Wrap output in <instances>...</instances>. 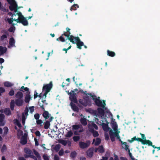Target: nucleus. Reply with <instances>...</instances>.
Listing matches in <instances>:
<instances>
[{"instance_id": "nucleus-1", "label": "nucleus", "mask_w": 160, "mask_h": 160, "mask_svg": "<svg viewBox=\"0 0 160 160\" xmlns=\"http://www.w3.org/2000/svg\"><path fill=\"white\" fill-rule=\"evenodd\" d=\"M74 36L72 35H70L68 34L67 32H65L59 38H57V41L59 40L61 42H64L68 39L73 44H75V42L73 40V38Z\"/></svg>"}, {"instance_id": "nucleus-2", "label": "nucleus", "mask_w": 160, "mask_h": 160, "mask_svg": "<svg viewBox=\"0 0 160 160\" xmlns=\"http://www.w3.org/2000/svg\"><path fill=\"white\" fill-rule=\"evenodd\" d=\"M18 16V19L19 20V22L21 23L24 26H27L28 24V21L26 19V18L24 17L22 15L21 12H19L16 13Z\"/></svg>"}, {"instance_id": "nucleus-3", "label": "nucleus", "mask_w": 160, "mask_h": 160, "mask_svg": "<svg viewBox=\"0 0 160 160\" xmlns=\"http://www.w3.org/2000/svg\"><path fill=\"white\" fill-rule=\"evenodd\" d=\"M73 40L75 39L76 41V44L77 46V48L79 49H82L81 47L84 46V43L81 41L79 37H74V38H73Z\"/></svg>"}, {"instance_id": "nucleus-4", "label": "nucleus", "mask_w": 160, "mask_h": 160, "mask_svg": "<svg viewBox=\"0 0 160 160\" xmlns=\"http://www.w3.org/2000/svg\"><path fill=\"white\" fill-rule=\"evenodd\" d=\"M96 106L98 107H100L102 108H104L106 106L105 100H103V102L98 99H95L94 102Z\"/></svg>"}, {"instance_id": "nucleus-5", "label": "nucleus", "mask_w": 160, "mask_h": 160, "mask_svg": "<svg viewBox=\"0 0 160 160\" xmlns=\"http://www.w3.org/2000/svg\"><path fill=\"white\" fill-rule=\"evenodd\" d=\"M90 143L91 142L89 140L87 141L86 142L81 141L79 142V146L81 148L84 149L89 147Z\"/></svg>"}, {"instance_id": "nucleus-6", "label": "nucleus", "mask_w": 160, "mask_h": 160, "mask_svg": "<svg viewBox=\"0 0 160 160\" xmlns=\"http://www.w3.org/2000/svg\"><path fill=\"white\" fill-rule=\"evenodd\" d=\"M52 87V82H50L49 83L44 85L42 88V90L49 92Z\"/></svg>"}, {"instance_id": "nucleus-7", "label": "nucleus", "mask_w": 160, "mask_h": 160, "mask_svg": "<svg viewBox=\"0 0 160 160\" xmlns=\"http://www.w3.org/2000/svg\"><path fill=\"white\" fill-rule=\"evenodd\" d=\"M70 94L69 99L71 101V102L77 103L78 101L76 97V94L70 93Z\"/></svg>"}, {"instance_id": "nucleus-8", "label": "nucleus", "mask_w": 160, "mask_h": 160, "mask_svg": "<svg viewBox=\"0 0 160 160\" xmlns=\"http://www.w3.org/2000/svg\"><path fill=\"white\" fill-rule=\"evenodd\" d=\"M116 137H117V138L119 139V141L123 145H124V147L123 146H122V148H124L125 150H127L128 149V146L127 145V143L126 142H123L120 139V137L118 134V133L117 132L116 134Z\"/></svg>"}, {"instance_id": "nucleus-9", "label": "nucleus", "mask_w": 160, "mask_h": 160, "mask_svg": "<svg viewBox=\"0 0 160 160\" xmlns=\"http://www.w3.org/2000/svg\"><path fill=\"white\" fill-rule=\"evenodd\" d=\"M10 4V6L9 7V9L12 11H14V12H17V4L16 3H13L11 2V3Z\"/></svg>"}, {"instance_id": "nucleus-10", "label": "nucleus", "mask_w": 160, "mask_h": 160, "mask_svg": "<svg viewBox=\"0 0 160 160\" xmlns=\"http://www.w3.org/2000/svg\"><path fill=\"white\" fill-rule=\"evenodd\" d=\"M116 132H114L111 129L109 132L110 138L112 142H114L115 141V137H116Z\"/></svg>"}, {"instance_id": "nucleus-11", "label": "nucleus", "mask_w": 160, "mask_h": 160, "mask_svg": "<svg viewBox=\"0 0 160 160\" xmlns=\"http://www.w3.org/2000/svg\"><path fill=\"white\" fill-rule=\"evenodd\" d=\"M86 154L88 157L92 158L93 154V149L92 148H89L86 152Z\"/></svg>"}, {"instance_id": "nucleus-12", "label": "nucleus", "mask_w": 160, "mask_h": 160, "mask_svg": "<svg viewBox=\"0 0 160 160\" xmlns=\"http://www.w3.org/2000/svg\"><path fill=\"white\" fill-rule=\"evenodd\" d=\"M71 108L74 112H79V109L76 105L72 102H71L70 103Z\"/></svg>"}, {"instance_id": "nucleus-13", "label": "nucleus", "mask_w": 160, "mask_h": 160, "mask_svg": "<svg viewBox=\"0 0 160 160\" xmlns=\"http://www.w3.org/2000/svg\"><path fill=\"white\" fill-rule=\"evenodd\" d=\"M5 117L4 114H0V126H3L5 125V122L4 121Z\"/></svg>"}, {"instance_id": "nucleus-14", "label": "nucleus", "mask_w": 160, "mask_h": 160, "mask_svg": "<svg viewBox=\"0 0 160 160\" xmlns=\"http://www.w3.org/2000/svg\"><path fill=\"white\" fill-rule=\"evenodd\" d=\"M89 99H84L83 100L82 99H80L79 100V102L82 105H83L84 106H87L88 105V101Z\"/></svg>"}, {"instance_id": "nucleus-15", "label": "nucleus", "mask_w": 160, "mask_h": 160, "mask_svg": "<svg viewBox=\"0 0 160 160\" xmlns=\"http://www.w3.org/2000/svg\"><path fill=\"white\" fill-rule=\"evenodd\" d=\"M16 105L18 106H22L23 103V101L22 99H17L15 100Z\"/></svg>"}, {"instance_id": "nucleus-16", "label": "nucleus", "mask_w": 160, "mask_h": 160, "mask_svg": "<svg viewBox=\"0 0 160 160\" xmlns=\"http://www.w3.org/2000/svg\"><path fill=\"white\" fill-rule=\"evenodd\" d=\"M13 21H16L17 23L19 22V20L18 19H16L15 18L13 19L12 18H8L7 19V21L8 23L10 24H12V26H14L15 24L13 23Z\"/></svg>"}, {"instance_id": "nucleus-17", "label": "nucleus", "mask_w": 160, "mask_h": 160, "mask_svg": "<svg viewBox=\"0 0 160 160\" xmlns=\"http://www.w3.org/2000/svg\"><path fill=\"white\" fill-rule=\"evenodd\" d=\"M89 131L93 134V136L94 137H96L99 136V134L98 131L95 130L93 128H89Z\"/></svg>"}, {"instance_id": "nucleus-18", "label": "nucleus", "mask_w": 160, "mask_h": 160, "mask_svg": "<svg viewBox=\"0 0 160 160\" xmlns=\"http://www.w3.org/2000/svg\"><path fill=\"white\" fill-rule=\"evenodd\" d=\"M30 92H28V93L26 94L24 99V101L26 103H28L31 99L32 97H30Z\"/></svg>"}, {"instance_id": "nucleus-19", "label": "nucleus", "mask_w": 160, "mask_h": 160, "mask_svg": "<svg viewBox=\"0 0 160 160\" xmlns=\"http://www.w3.org/2000/svg\"><path fill=\"white\" fill-rule=\"evenodd\" d=\"M42 116L45 119H47L50 117L51 114L48 111H44L42 114Z\"/></svg>"}, {"instance_id": "nucleus-20", "label": "nucleus", "mask_w": 160, "mask_h": 160, "mask_svg": "<svg viewBox=\"0 0 160 160\" xmlns=\"http://www.w3.org/2000/svg\"><path fill=\"white\" fill-rule=\"evenodd\" d=\"M113 120V121H111V126L112 128L114 130L116 131L117 129L118 125L116 123V122L114 121L115 120L114 119Z\"/></svg>"}, {"instance_id": "nucleus-21", "label": "nucleus", "mask_w": 160, "mask_h": 160, "mask_svg": "<svg viewBox=\"0 0 160 160\" xmlns=\"http://www.w3.org/2000/svg\"><path fill=\"white\" fill-rule=\"evenodd\" d=\"M7 50L6 48L0 46V56L3 55L6 52Z\"/></svg>"}, {"instance_id": "nucleus-22", "label": "nucleus", "mask_w": 160, "mask_h": 160, "mask_svg": "<svg viewBox=\"0 0 160 160\" xmlns=\"http://www.w3.org/2000/svg\"><path fill=\"white\" fill-rule=\"evenodd\" d=\"M4 112L7 116H9L12 114L11 110L9 108H5L4 110Z\"/></svg>"}, {"instance_id": "nucleus-23", "label": "nucleus", "mask_w": 160, "mask_h": 160, "mask_svg": "<svg viewBox=\"0 0 160 160\" xmlns=\"http://www.w3.org/2000/svg\"><path fill=\"white\" fill-rule=\"evenodd\" d=\"M15 96L17 99H22L23 93L21 92H18L15 94Z\"/></svg>"}, {"instance_id": "nucleus-24", "label": "nucleus", "mask_w": 160, "mask_h": 160, "mask_svg": "<svg viewBox=\"0 0 160 160\" xmlns=\"http://www.w3.org/2000/svg\"><path fill=\"white\" fill-rule=\"evenodd\" d=\"M107 54L108 56L111 57H114L116 55L114 52L110 51L109 50H107Z\"/></svg>"}, {"instance_id": "nucleus-25", "label": "nucleus", "mask_w": 160, "mask_h": 160, "mask_svg": "<svg viewBox=\"0 0 160 160\" xmlns=\"http://www.w3.org/2000/svg\"><path fill=\"white\" fill-rule=\"evenodd\" d=\"M152 142L149 140H143V142L142 144H148V146H152Z\"/></svg>"}, {"instance_id": "nucleus-26", "label": "nucleus", "mask_w": 160, "mask_h": 160, "mask_svg": "<svg viewBox=\"0 0 160 160\" xmlns=\"http://www.w3.org/2000/svg\"><path fill=\"white\" fill-rule=\"evenodd\" d=\"M98 113L101 115H104V110L101 108H97Z\"/></svg>"}, {"instance_id": "nucleus-27", "label": "nucleus", "mask_w": 160, "mask_h": 160, "mask_svg": "<svg viewBox=\"0 0 160 160\" xmlns=\"http://www.w3.org/2000/svg\"><path fill=\"white\" fill-rule=\"evenodd\" d=\"M9 43L11 46H14L15 40L12 37L10 38Z\"/></svg>"}, {"instance_id": "nucleus-28", "label": "nucleus", "mask_w": 160, "mask_h": 160, "mask_svg": "<svg viewBox=\"0 0 160 160\" xmlns=\"http://www.w3.org/2000/svg\"><path fill=\"white\" fill-rule=\"evenodd\" d=\"M44 128L45 129H48L50 126V121L48 120H47L44 123Z\"/></svg>"}, {"instance_id": "nucleus-29", "label": "nucleus", "mask_w": 160, "mask_h": 160, "mask_svg": "<svg viewBox=\"0 0 160 160\" xmlns=\"http://www.w3.org/2000/svg\"><path fill=\"white\" fill-rule=\"evenodd\" d=\"M80 121L81 124L83 126H86L87 124V122L86 121V119L85 118H81L80 120Z\"/></svg>"}, {"instance_id": "nucleus-30", "label": "nucleus", "mask_w": 160, "mask_h": 160, "mask_svg": "<svg viewBox=\"0 0 160 160\" xmlns=\"http://www.w3.org/2000/svg\"><path fill=\"white\" fill-rule=\"evenodd\" d=\"M67 44H68V45H70V46L67 48H64L62 49V51H65V53H67V51L68 50L70 49L72 47L71 45H70V42H66V43L65 44V45H66Z\"/></svg>"}, {"instance_id": "nucleus-31", "label": "nucleus", "mask_w": 160, "mask_h": 160, "mask_svg": "<svg viewBox=\"0 0 160 160\" xmlns=\"http://www.w3.org/2000/svg\"><path fill=\"white\" fill-rule=\"evenodd\" d=\"M15 103V102L14 100H12L11 101L10 104V107L11 110L12 111L14 109Z\"/></svg>"}, {"instance_id": "nucleus-32", "label": "nucleus", "mask_w": 160, "mask_h": 160, "mask_svg": "<svg viewBox=\"0 0 160 160\" xmlns=\"http://www.w3.org/2000/svg\"><path fill=\"white\" fill-rule=\"evenodd\" d=\"M22 89L24 90L25 91L27 92L26 93V94L28 93V92H30L29 91V88L27 87H24L23 86H22L19 90L20 91L24 92Z\"/></svg>"}, {"instance_id": "nucleus-33", "label": "nucleus", "mask_w": 160, "mask_h": 160, "mask_svg": "<svg viewBox=\"0 0 160 160\" xmlns=\"http://www.w3.org/2000/svg\"><path fill=\"white\" fill-rule=\"evenodd\" d=\"M27 142V139L25 138H22L20 141V143L23 145L26 144Z\"/></svg>"}, {"instance_id": "nucleus-34", "label": "nucleus", "mask_w": 160, "mask_h": 160, "mask_svg": "<svg viewBox=\"0 0 160 160\" xmlns=\"http://www.w3.org/2000/svg\"><path fill=\"white\" fill-rule=\"evenodd\" d=\"M98 152L101 153L103 152L104 151L102 145L99 146L98 148Z\"/></svg>"}, {"instance_id": "nucleus-35", "label": "nucleus", "mask_w": 160, "mask_h": 160, "mask_svg": "<svg viewBox=\"0 0 160 160\" xmlns=\"http://www.w3.org/2000/svg\"><path fill=\"white\" fill-rule=\"evenodd\" d=\"M24 152H25L28 154L31 155L32 154V151L30 150L29 149L25 148H24Z\"/></svg>"}, {"instance_id": "nucleus-36", "label": "nucleus", "mask_w": 160, "mask_h": 160, "mask_svg": "<svg viewBox=\"0 0 160 160\" xmlns=\"http://www.w3.org/2000/svg\"><path fill=\"white\" fill-rule=\"evenodd\" d=\"M61 148V145L59 144L56 145L53 148L54 150L56 152H58Z\"/></svg>"}, {"instance_id": "nucleus-37", "label": "nucleus", "mask_w": 160, "mask_h": 160, "mask_svg": "<svg viewBox=\"0 0 160 160\" xmlns=\"http://www.w3.org/2000/svg\"><path fill=\"white\" fill-rule=\"evenodd\" d=\"M101 142V139L99 138H96V141L94 143V145L95 146H98L99 145Z\"/></svg>"}, {"instance_id": "nucleus-38", "label": "nucleus", "mask_w": 160, "mask_h": 160, "mask_svg": "<svg viewBox=\"0 0 160 160\" xmlns=\"http://www.w3.org/2000/svg\"><path fill=\"white\" fill-rule=\"evenodd\" d=\"M4 86L7 87H10L12 86L13 84L11 83L8 82H6L4 83Z\"/></svg>"}, {"instance_id": "nucleus-39", "label": "nucleus", "mask_w": 160, "mask_h": 160, "mask_svg": "<svg viewBox=\"0 0 160 160\" xmlns=\"http://www.w3.org/2000/svg\"><path fill=\"white\" fill-rule=\"evenodd\" d=\"M59 142L63 145L65 146L68 143V141L64 140H61L59 141Z\"/></svg>"}, {"instance_id": "nucleus-40", "label": "nucleus", "mask_w": 160, "mask_h": 160, "mask_svg": "<svg viewBox=\"0 0 160 160\" xmlns=\"http://www.w3.org/2000/svg\"><path fill=\"white\" fill-rule=\"evenodd\" d=\"M73 135V132L71 131L68 132L65 136L67 138H70Z\"/></svg>"}, {"instance_id": "nucleus-41", "label": "nucleus", "mask_w": 160, "mask_h": 160, "mask_svg": "<svg viewBox=\"0 0 160 160\" xmlns=\"http://www.w3.org/2000/svg\"><path fill=\"white\" fill-rule=\"evenodd\" d=\"M102 127L104 131H106L109 128L108 125L105 123L102 124Z\"/></svg>"}, {"instance_id": "nucleus-42", "label": "nucleus", "mask_w": 160, "mask_h": 160, "mask_svg": "<svg viewBox=\"0 0 160 160\" xmlns=\"http://www.w3.org/2000/svg\"><path fill=\"white\" fill-rule=\"evenodd\" d=\"M77 7L79 8V6L77 4H74L70 8V10H76L77 9Z\"/></svg>"}, {"instance_id": "nucleus-43", "label": "nucleus", "mask_w": 160, "mask_h": 160, "mask_svg": "<svg viewBox=\"0 0 160 160\" xmlns=\"http://www.w3.org/2000/svg\"><path fill=\"white\" fill-rule=\"evenodd\" d=\"M33 152L34 154L36 156V157L38 158H40L41 157L39 153L37 152L35 150L33 149Z\"/></svg>"}, {"instance_id": "nucleus-44", "label": "nucleus", "mask_w": 160, "mask_h": 160, "mask_svg": "<svg viewBox=\"0 0 160 160\" xmlns=\"http://www.w3.org/2000/svg\"><path fill=\"white\" fill-rule=\"evenodd\" d=\"M84 93L86 96L83 97V99H86L87 100V99H89V96H88V95H89L90 93H87L86 91L84 92V93Z\"/></svg>"}, {"instance_id": "nucleus-45", "label": "nucleus", "mask_w": 160, "mask_h": 160, "mask_svg": "<svg viewBox=\"0 0 160 160\" xmlns=\"http://www.w3.org/2000/svg\"><path fill=\"white\" fill-rule=\"evenodd\" d=\"M76 155H77L76 152L75 151H74V152H71L70 155V156L71 158H75L76 157Z\"/></svg>"}, {"instance_id": "nucleus-46", "label": "nucleus", "mask_w": 160, "mask_h": 160, "mask_svg": "<svg viewBox=\"0 0 160 160\" xmlns=\"http://www.w3.org/2000/svg\"><path fill=\"white\" fill-rule=\"evenodd\" d=\"M43 121L41 119H38L36 121V123L37 125H40L41 126L42 125V124L43 123Z\"/></svg>"}, {"instance_id": "nucleus-47", "label": "nucleus", "mask_w": 160, "mask_h": 160, "mask_svg": "<svg viewBox=\"0 0 160 160\" xmlns=\"http://www.w3.org/2000/svg\"><path fill=\"white\" fill-rule=\"evenodd\" d=\"M15 123L19 127L21 128L22 127L21 124L19 122V121L17 119H15Z\"/></svg>"}, {"instance_id": "nucleus-48", "label": "nucleus", "mask_w": 160, "mask_h": 160, "mask_svg": "<svg viewBox=\"0 0 160 160\" xmlns=\"http://www.w3.org/2000/svg\"><path fill=\"white\" fill-rule=\"evenodd\" d=\"M80 139V137L79 136H75L73 137V139L74 142H77Z\"/></svg>"}, {"instance_id": "nucleus-49", "label": "nucleus", "mask_w": 160, "mask_h": 160, "mask_svg": "<svg viewBox=\"0 0 160 160\" xmlns=\"http://www.w3.org/2000/svg\"><path fill=\"white\" fill-rule=\"evenodd\" d=\"M7 150V147L5 145V144H4L2 148H1V152L2 153H3V152H4Z\"/></svg>"}, {"instance_id": "nucleus-50", "label": "nucleus", "mask_w": 160, "mask_h": 160, "mask_svg": "<svg viewBox=\"0 0 160 160\" xmlns=\"http://www.w3.org/2000/svg\"><path fill=\"white\" fill-rule=\"evenodd\" d=\"M22 124L23 125H24V124L25 123V117L23 114H22Z\"/></svg>"}, {"instance_id": "nucleus-51", "label": "nucleus", "mask_w": 160, "mask_h": 160, "mask_svg": "<svg viewBox=\"0 0 160 160\" xmlns=\"http://www.w3.org/2000/svg\"><path fill=\"white\" fill-rule=\"evenodd\" d=\"M34 118L37 120L39 119L40 118V115L39 113H37L34 115Z\"/></svg>"}, {"instance_id": "nucleus-52", "label": "nucleus", "mask_w": 160, "mask_h": 160, "mask_svg": "<svg viewBox=\"0 0 160 160\" xmlns=\"http://www.w3.org/2000/svg\"><path fill=\"white\" fill-rule=\"evenodd\" d=\"M34 107L33 106L30 107L29 108V109L30 110V112L31 113H32L34 112Z\"/></svg>"}, {"instance_id": "nucleus-53", "label": "nucleus", "mask_w": 160, "mask_h": 160, "mask_svg": "<svg viewBox=\"0 0 160 160\" xmlns=\"http://www.w3.org/2000/svg\"><path fill=\"white\" fill-rule=\"evenodd\" d=\"M7 38V36L5 34L2 35L0 38V40L1 41H3L5 39Z\"/></svg>"}, {"instance_id": "nucleus-54", "label": "nucleus", "mask_w": 160, "mask_h": 160, "mask_svg": "<svg viewBox=\"0 0 160 160\" xmlns=\"http://www.w3.org/2000/svg\"><path fill=\"white\" fill-rule=\"evenodd\" d=\"M79 125H75L72 126V129L73 130H78L79 128Z\"/></svg>"}, {"instance_id": "nucleus-55", "label": "nucleus", "mask_w": 160, "mask_h": 160, "mask_svg": "<svg viewBox=\"0 0 160 160\" xmlns=\"http://www.w3.org/2000/svg\"><path fill=\"white\" fill-rule=\"evenodd\" d=\"M4 134H6L8 132V129L7 127H5L4 128Z\"/></svg>"}, {"instance_id": "nucleus-56", "label": "nucleus", "mask_w": 160, "mask_h": 160, "mask_svg": "<svg viewBox=\"0 0 160 160\" xmlns=\"http://www.w3.org/2000/svg\"><path fill=\"white\" fill-rule=\"evenodd\" d=\"M9 95L10 96H12L14 94V91L13 89H11L9 93Z\"/></svg>"}, {"instance_id": "nucleus-57", "label": "nucleus", "mask_w": 160, "mask_h": 160, "mask_svg": "<svg viewBox=\"0 0 160 160\" xmlns=\"http://www.w3.org/2000/svg\"><path fill=\"white\" fill-rule=\"evenodd\" d=\"M15 28L14 27H10L8 29V31L11 32H14L15 30Z\"/></svg>"}, {"instance_id": "nucleus-58", "label": "nucleus", "mask_w": 160, "mask_h": 160, "mask_svg": "<svg viewBox=\"0 0 160 160\" xmlns=\"http://www.w3.org/2000/svg\"><path fill=\"white\" fill-rule=\"evenodd\" d=\"M28 107H27L24 110V113L25 115L26 116H28Z\"/></svg>"}, {"instance_id": "nucleus-59", "label": "nucleus", "mask_w": 160, "mask_h": 160, "mask_svg": "<svg viewBox=\"0 0 160 160\" xmlns=\"http://www.w3.org/2000/svg\"><path fill=\"white\" fill-rule=\"evenodd\" d=\"M63 153L64 152L62 149H61L58 152L59 155L60 156H62L63 155Z\"/></svg>"}, {"instance_id": "nucleus-60", "label": "nucleus", "mask_w": 160, "mask_h": 160, "mask_svg": "<svg viewBox=\"0 0 160 160\" xmlns=\"http://www.w3.org/2000/svg\"><path fill=\"white\" fill-rule=\"evenodd\" d=\"M92 126L93 127L92 128H94L96 130H98V126L94 123H92Z\"/></svg>"}, {"instance_id": "nucleus-61", "label": "nucleus", "mask_w": 160, "mask_h": 160, "mask_svg": "<svg viewBox=\"0 0 160 160\" xmlns=\"http://www.w3.org/2000/svg\"><path fill=\"white\" fill-rule=\"evenodd\" d=\"M89 95L92 98V99L94 100V102H95V99H97L95 95H92L91 93H90Z\"/></svg>"}, {"instance_id": "nucleus-62", "label": "nucleus", "mask_w": 160, "mask_h": 160, "mask_svg": "<svg viewBox=\"0 0 160 160\" xmlns=\"http://www.w3.org/2000/svg\"><path fill=\"white\" fill-rule=\"evenodd\" d=\"M136 141L141 142L142 144L143 142V140L140 138H136Z\"/></svg>"}, {"instance_id": "nucleus-63", "label": "nucleus", "mask_w": 160, "mask_h": 160, "mask_svg": "<svg viewBox=\"0 0 160 160\" xmlns=\"http://www.w3.org/2000/svg\"><path fill=\"white\" fill-rule=\"evenodd\" d=\"M135 140L136 141V136L133 137V138H131V140H129L128 141L130 143H132Z\"/></svg>"}, {"instance_id": "nucleus-64", "label": "nucleus", "mask_w": 160, "mask_h": 160, "mask_svg": "<svg viewBox=\"0 0 160 160\" xmlns=\"http://www.w3.org/2000/svg\"><path fill=\"white\" fill-rule=\"evenodd\" d=\"M54 160H59V158L58 156L55 155L54 156Z\"/></svg>"}]
</instances>
